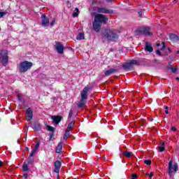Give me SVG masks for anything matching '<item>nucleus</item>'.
Instances as JSON below:
<instances>
[{
    "label": "nucleus",
    "instance_id": "f257e3e1",
    "mask_svg": "<svg viewBox=\"0 0 179 179\" xmlns=\"http://www.w3.org/2000/svg\"><path fill=\"white\" fill-rule=\"evenodd\" d=\"M108 22V17L103 14H96L94 17V22H92V27L94 31L99 33L101 29L102 24H107Z\"/></svg>",
    "mask_w": 179,
    "mask_h": 179
},
{
    "label": "nucleus",
    "instance_id": "f03ea898",
    "mask_svg": "<svg viewBox=\"0 0 179 179\" xmlns=\"http://www.w3.org/2000/svg\"><path fill=\"white\" fill-rule=\"evenodd\" d=\"M89 90H90V87L87 85L81 91V99L78 103V107L82 108L86 106V100L87 99V92H89Z\"/></svg>",
    "mask_w": 179,
    "mask_h": 179
},
{
    "label": "nucleus",
    "instance_id": "7ed1b4c3",
    "mask_svg": "<svg viewBox=\"0 0 179 179\" xmlns=\"http://www.w3.org/2000/svg\"><path fill=\"white\" fill-rule=\"evenodd\" d=\"M103 38H107L109 41H113L118 38V34H117V31L106 29L103 32Z\"/></svg>",
    "mask_w": 179,
    "mask_h": 179
},
{
    "label": "nucleus",
    "instance_id": "20e7f679",
    "mask_svg": "<svg viewBox=\"0 0 179 179\" xmlns=\"http://www.w3.org/2000/svg\"><path fill=\"white\" fill-rule=\"evenodd\" d=\"M31 66H33V63L28 61L22 62L19 66V71L21 73H24L31 69Z\"/></svg>",
    "mask_w": 179,
    "mask_h": 179
},
{
    "label": "nucleus",
    "instance_id": "39448f33",
    "mask_svg": "<svg viewBox=\"0 0 179 179\" xmlns=\"http://www.w3.org/2000/svg\"><path fill=\"white\" fill-rule=\"evenodd\" d=\"M0 60L1 62L3 64V66H6L8 65V62L9 59L8 57V50H3L0 53Z\"/></svg>",
    "mask_w": 179,
    "mask_h": 179
},
{
    "label": "nucleus",
    "instance_id": "423d86ee",
    "mask_svg": "<svg viewBox=\"0 0 179 179\" xmlns=\"http://www.w3.org/2000/svg\"><path fill=\"white\" fill-rule=\"evenodd\" d=\"M178 171V164L175 163L173 164V161L169 162V174L171 176L172 174H176Z\"/></svg>",
    "mask_w": 179,
    "mask_h": 179
},
{
    "label": "nucleus",
    "instance_id": "0eeeda50",
    "mask_svg": "<svg viewBox=\"0 0 179 179\" xmlns=\"http://www.w3.org/2000/svg\"><path fill=\"white\" fill-rule=\"evenodd\" d=\"M137 33L144 36H152V32H150V27H141L138 31Z\"/></svg>",
    "mask_w": 179,
    "mask_h": 179
},
{
    "label": "nucleus",
    "instance_id": "6e6552de",
    "mask_svg": "<svg viewBox=\"0 0 179 179\" xmlns=\"http://www.w3.org/2000/svg\"><path fill=\"white\" fill-rule=\"evenodd\" d=\"M97 12L98 13H105L106 15H113L114 13V10L104 7L98 8Z\"/></svg>",
    "mask_w": 179,
    "mask_h": 179
},
{
    "label": "nucleus",
    "instance_id": "1a4fd4ad",
    "mask_svg": "<svg viewBox=\"0 0 179 179\" xmlns=\"http://www.w3.org/2000/svg\"><path fill=\"white\" fill-rule=\"evenodd\" d=\"M138 62L136 60H130L129 62L123 64V69L124 71H130L132 69V65H136Z\"/></svg>",
    "mask_w": 179,
    "mask_h": 179
},
{
    "label": "nucleus",
    "instance_id": "9d476101",
    "mask_svg": "<svg viewBox=\"0 0 179 179\" xmlns=\"http://www.w3.org/2000/svg\"><path fill=\"white\" fill-rule=\"evenodd\" d=\"M41 24L43 27H48L50 26V19L47 17V15L45 14H43L41 15Z\"/></svg>",
    "mask_w": 179,
    "mask_h": 179
},
{
    "label": "nucleus",
    "instance_id": "9b49d317",
    "mask_svg": "<svg viewBox=\"0 0 179 179\" xmlns=\"http://www.w3.org/2000/svg\"><path fill=\"white\" fill-rule=\"evenodd\" d=\"M55 48L59 54H64V45H62V43L59 42H56Z\"/></svg>",
    "mask_w": 179,
    "mask_h": 179
},
{
    "label": "nucleus",
    "instance_id": "f8f14e48",
    "mask_svg": "<svg viewBox=\"0 0 179 179\" xmlns=\"http://www.w3.org/2000/svg\"><path fill=\"white\" fill-rule=\"evenodd\" d=\"M62 163H61V161L59 160H57L55 164H54V166H55V169H54V171L55 173H57V174L59 173V170H61V166H62Z\"/></svg>",
    "mask_w": 179,
    "mask_h": 179
},
{
    "label": "nucleus",
    "instance_id": "ddd939ff",
    "mask_svg": "<svg viewBox=\"0 0 179 179\" xmlns=\"http://www.w3.org/2000/svg\"><path fill=\"white\" fill-rule=\"evenodd\" d=\"M26 118L27 121H31L33 120V110L30 108L27 109Z\"/></svg>",
    "mask_w": 179,
    "mask_h": 179
},
{
    "label": "nucleus",
    "instance_id": "4468645a",
    "mask_svg": "<svg viewBox=\"0 0 179 179\" xmlns=\"http://www.w3.org/2000/svg\"><path fill=\"white\" fill-rule=\"evenodd\" d=\"M51 120L55 124V125H58L61 122V120H62V117L59 115H52L51 116Z\"/></svg>",
    "mask_w": 179,
    "mask_h": 179
},
{
    "label": "nucleus",
    "instance_id": "2eb2a0df",
    "mask_svg": "<svg viewBox=\"0 0 179 179\" xmlns=\"http://www.w3.org/2000/svg\"><path fill=\"white\" fill-rule=\"evenodd\" d=\"M145 51H148V52H152L153 51L152 44L149 43V42L145 43Z\"/></svg>",
    "mask_w": 179,
    "mask_h": 179
},
{
    "label": "nucleus",
    "instance_id": "dca6fc26",
    "mask_svg": "<svg viewBox=\"0 0 179 179\" xmlns=\"http://www.w3.org/2000/svg\"><path fill=\"white\" fill-rule=\"evenodd\" d=\"M73 127H75V122H71L69 124V125H68V127H67V128H66L65 131L70 133V131H72Z\"/></svg>",
    "mask_w": 179,
    "mask_h": 179
},
{
    "label": "nucleus",
    "instance_id": "f3484780",
    "mask_svg": "<svg viewBox=\"0 0 179 179\" xmlns=\"http://www.w3.org/2000/svg\"><path fill=\"white\" fill-rule=\"evenodd\" d=\"M170 40L171 41H178V36H177L176 34H171L169 35Z\"/></svg>",
    "mask_w": 179,
    "mask_h": 179
},
{
    "label": "nucleus",
    "instance_id": "a211bd4d",
    "mask_svg": "<svg viewBox=\"0 0 179 179\" xmlns=\"http://www.w3.org/2000/svg\"><path fill=\"white\" fill-rule=\"evenodd\" d=\"M62 146H64V143L61 142L56 147V153H61L62 152Z\"/></svg>",
    "mask_w": 179,
    "mask_h": 179
},
{
    "label": "nucleus",
    "instance_id": "6ab92c4d",
    "mask_svg": "<svg viewBox=\"0 0 179 179\" xmlns=\"http://www.w3.org/2000/svg\"><path fill=\"white\" fill-rule=\"evenodd\" d=\"M114 72H117V69H110L105 72L106 76H110V75H113Z\"/></svg>",
    "mask_w": 179,
    "mask_h": 179
},
{
    "label": "nucleus",
    "instance_id": "aec40b11",
    "mask_svg": "<svg viewBox=\"0 0 179 179\" xmlns=\"http://www.w3.org/2000/svg\"><path fill=\"white\" fill-rule=\"evenodd\" d=\"M79 16V8H76L74 12L73 13V17H78Z\"/></svg>",
    "mask_w": 179,
    "mask_h": 179
},
{
    "label": "nucleus",
    "instance_id": "412c9836",
    "mask_svg": "<svg viewBox=\"0 0 179 179\" xmlns=\"http://www.w3.org/2000/svg\"><path fill=\"white\" fill-rule=\"evenodd\" d=\"M77 40H85V34L83 33H80L77 36H76Z\"/></svg>",
    "mask_w": 179,
    "mask_h": 179
},
{
    "label": "nucleus",
    "instance_id": "4be33fe9",
    "mask_svg": "<svg viewBox=\"0 0 179 179\" xmlns=\"http://www.w3.org/2000/svg\"><path fill=\"white\" fill-rule=\"evenodd\" d=\"M22 171H29V166L26 162H24L22 165Z\"/></svg>",
    "mask_w": 179,
    "mask_h": 179
},
{
    "label": "nucleus",
    "instance_id": "5701e85b",
    "mask_svg": "<svg viewBox=\"0 0 179 179\" xmlns=\"http://www.w3.org/2000/svg\"><path fill=\"white\" fill-rule=\"evenodd\" d=\"M34 163V158L29 157V159L27 161V164H32Z\"/></svg>",
    "mask_w": 179,
    "mask_h": 179
},
{
    "label": "nucleus",
    "instance_id": "b1692460",
    "mask_svg": "<svg viewBox=\"0 0 179 179\" xmlns=\"http://www.w3.org/2000/svg\"><path fill=\"white\" fill-rule=\"evenodd\" d=\"M124 156H125V157H131V155H132V152H128V151H126L123 153Z\"/></svg>",
    "mask_w": 179,
    "mask_h": 179
},
{
    "label": "nucleus",
    "instance_id": "393cba45",
    "mask_svg": "<svg viewBox=\"0 0 179 179\" xmlns=\"http://www.w3.org/2000/svg\"><path fill=\"white\" fill-rule=\"evenodd\" d=\"M69 135H71V133H69L68 131H65L63 139H64V141H66V139L69 138Z\"/></svg>",
    "mask_w": 179,
    "mask_h": 179
},
{
    "label": "nucleus",
    "instance_id": "a878e982",
    "mask_svg": "<svg viewBox=\"0 0 179 179\" xmlns=\"http://www.w3.org/2000/svg\"><path fill=\"white\" fill-rule=\"evenodd\" d=\"M46 128L48 131H50V132H54V131H55V129L50 125H47Z\"/></svg>",
    "mask_w": 179,
    "mask_h": 179
},
{
    "label": "nucleus",
    "instance_id": "bb28decb",
    "mask_svg": "<svg viewBox=\"0 0 179 179\" xmlns=\"http://www.w3.org/2000/svg\"><path fill=\"white\" fill-rule=\"evenodd\" d=\"M158 149H159V152H164V149H165L164 143H162V145L159 146V147L158 148Z\"/></svg>",
    "mask_w": 179,
    "mask_h": 179
},
{
    "label": "nucleus",
    "instance_id": "cd10ccee",
    "mask_svg": "<svg viewBox=\"0 0 179 179\" xmlns=\"http://www.w3.org/2000/svg\"><path fill=\"white\" fill-rule=\"evenodd\" d=\"M34 129L36 131H41V125H40V124H36L35 127H34Z\"/></svg>",
    "mask_w": 179,
    "mask_h": 179
},
{
    "label": "nucleus",
    "instance_id": "c85d7f7f",
    "mask_svg": "<svg viewBox=\"0 0 179 179\" xmlns=\"http://www.w3.org/2000/svg\"><path fill=\"white\" fill-rule=\"evenodd\" d=\"M145 164H147V166H150L152 164V161L150 159H146L144 161Z\"/></svg>",
    "mask_w": 179,
    "mask_h": 179
},
{
    "label": "nucleus",
    "instance_id": "c756f323",
    "mask_svg": "<svg viewBox=\"0 0 179 179\" xmlns=\"http://www.w3.org/2000/svg\"><path fill=\"white\" fill-rule=\"evenodd\" d=\"M36 152H37L36 150H33L31 152V155H30V157H31L33 158V157L34 156V155H36Z\"/></svg>",
    "mask_w": 179,
    "mask_h": 179
},
{
    "label": "nucleus",
    "instance_id": "7c9ffc66",
    "mask_svg": "<svg viewBox=\"0 0 179 179\" xmlns=\"http://www.w3.org/2000/svg\"><path fill=\"white\" fill-rule=\"evenodd\" d=\"M72 115H73V111L72 110H70L68 119L69 120V118H71Z\"/></svg>",
    "mask_w": 179,
    "mask_h": 179
},
{
    "label": "nucleus",
    "instance_id": "2f4dec72",
    "mask_svg": "<svg viewBox=\"0 0 179 179\" xmlns=\"http://www.w3.org/2000/svg\"><path fill=\"white\" fill-rule=\"evenodd\" d=\"M40 147V143H36V144L35 145V148L34 150L37 151V149H38V148Z\"/></svg>",
    "mask_w": 179,
    "mask_h": 179
},
{
    "label": "nucleus",
    "instance_id": "473e14b6",
    "mask_svg": "<svg viewBox=\"0 0 179 179\" xmlns=\"http://www.w3.org/2000/svg\"><path fill=\"white\" fill-rule=\"evenodd\" d=\"M55 24V19H53L50 22V27H52Z\"/></svg>",
    "mask_w": 179,
    "mask_h": 179
},
{
    "label": "nucleus",
    "instance_id": "72a5a7b5",
    "mask_svg": "<svg viewBox=\"0 0 179 179\" xmlns=\"http://www.w3.org/2000/svg\"><path fill=\"white\" fill-rule=\"evenodd\" d=\"M5 15H6V13H5V12H0V17H3V16H5Z\"/></svg>",
    "mask_w": 179,
    "mask_h": 179
},
{
    "label": "nucleus",
    "instance_id": "f704fd0d",
    "mask_svg": "<svg viewBox=\"0 0 179 179\" xmlns=\"http://www.w3.org/2000/svg\"><path fill=\"white\" fill-rule=\"evenodd\" d=\"M171 71H172V72H173V73H176L177 72V69H176V68H172V69H171Z\"/></svg>",
    "mask_w": 179,
    "mask_h": 179
},
{
    "label": "nucleus",
    "instance_id": "c9c22d12",
    "mask_svg": "<svg viewBox=\"0 0 179 179\" xmlns=\"http://www.w3.org/2000/svg\"><path fill=\"white\" fill-rule=\"evenodd\" d=\"M156 54H157V55H162V52H160V50H157L156 51Z\"/></svg>",
    "mask_w": 179,
    "mask_h": 179
},
{
    "label": "nucleus",
    "instance_id": "e433bc0d",
    "mask_svg": "<svg viewBox=\"0 0 179 179\" xmlns=\"http://www.w3.org/2000/svg\"><path fill=\"white\" fill-rule=\"evenodd\" d=\"M146 176H150V178H152V177L153 176V173H146Z\"/></svg>",
    "mask_w": 179,
    "mask_h": 179
},
{
    "label": "nucleus",
    "instance_id": "4c0bfd02",
    "mask_svg": "<svg viewBox=\"0 0 179 179\" xmlns=\"http://www.w3.org/2000/svg\"><path fill=\"white\" fill-rule=\"evenodd\" d=\"M131 179H136V174H133L131 176Z\"/></svg>",
    "mask_w": 179,
    "mask_h": 179
},
{
    "label": "nucleus",
    "instance_id": "58836bf2",
    "mask_svg": "<svg viewBox=\"0 0 179 179\" xmlns=\"http://www.w3.org/2000/svg\"><path fill=\"white\" fill-rule=\"evenodd\" d=\"M162 44H163V46H162V48H161V50H164V48H166V45H164V42L162 43Z\"/></svg>",
    "mask_w": 179,
    "mask_h": 179
},
{
    "label": "nucleus",
    "instance_id": "ea45409f",
    "mask_svg": "<svg viewBox=\"0 0 179 179\" xmlns=\"http://www.w3.org/2000/svg\"><path fill=\"white\" fill-rule=\"evenodd\" d=\"M167 108H169V107H167V106H166L165 107V113H166V114H169V110H167Z\"/></svg>",
    "mask_w": 179,
    "mask_h": 179
},
{
    "label": "nucleus",
    "instance_id": "a19ab883",
    "mask_svg": "<svg viewBox=\"0 0 179 179\" xmlns=\"http://www.w3.org/2000/svg\"><path fill=\"white\" fill-rule=\"evenodd\" d=\"M171 131H177V129L176 127H171Z\"/></svg>",
    "mask_w": 179,
    "mask_h": 179
},
{
    "label": "nucleus",
    "instance_id": "79ce46f5",
    "mask_svg": "<svg viewBox=\"0 0 179 179\" xmlns=\"http://www.w3.org/2000/svg\"><path fill=\"white\" fill-rule=\"evenodd\" d=\"M2 166H3V162H2V161L0 160V167H2Z\"/></svg>",
    "mask_w": 179,
    "mask_h": 179
},
{
    "label": "nucleus",
    "instance_id": "37998d69",
    "mask_svg": "<svg viewBox=\"0 0 179 179\" xmlns=\"http://www.w3.org/2000/svg\"><path fill=\"white\" fill-rule=\"evenodd\" d=\"M23 176H24V178H27V177H28L27 173H25V174H24Z\"/></svg>",
    "mask_w": 179,
    "mask_h": 179
},
{
    "label": "nucleus",
    "instance_id": "c03bdc74",
    "mask_svg": "<svg viewBox=\"0 0 179 179\" xmlns=\"http://www.w3.org/2000/svg\"><path fill=\"white\" fill-rule=\"evenodd\" d=\"M18 99H19V100H22V96H21L20 94H18Z\"/></svg>",
    "mask_w": 179,
    "mask_h": 179
},
{
    "label": "nucleus",
    "instance_id": "a18cd8bd",
    "mask_svg": "<svg viewBox=\"0 0 179 179\" xmlns=\"http://www.w3.org/2000/svg\"><path fill=\"white\" fill-rule=\"evenodd\" d=\"M139 16H142V11L138 12Z\"/></svg>",
    "mask_w": 179,
    "mask_h": 179
},
{
    "label": "nucleus",
    "instance_id": "49530a36",
    "mask_svg": "<svg viewBox=\"0 0 179 179\" xmlns=\"http://www.w3.org/2000/svg\"><path fill=\"white\" fill-rule=\"evenodd\" d=\"M57 179H59V175H57Z\"/></svg>",
    "mask_w": 179,
    "mask_h": 179
},
{
    "label": "nucleus",
    "instance_id": "de8ad7c7",
    "mask_svg": "<svg viewBox=\"0 0 179 179\" xmlns=\"http://www.w3.org/2000/svg\"><path fill=\"white\" fill-rule=\"evenodd\" d=\"M160 45V43L157 44V47H159Z\"/></svg>",
    "mask_w": 179,
    "mask_h": 179
},
{
    "label": "nucleus",
    "instance_id": "09e8293b",
    "mask_svg": "<svg viewBox=\"0 0 179 179\" xmlns=\"http://www.w3.org/2000/svg\"><path fill=\"white\" fill-rule=\"evenodd\" d=\"M25 150H29V148L27 147V148H25Z\"/></svg>",
    "mask_w": 179,
    "mask_h": 179
},
{
    "label": "nucleus",
    "instance_id": "8fccbe9b",
    "mask_svg": "<svg viewBox=\"0 0 179 179\" xmlns=\"http://www.w3.org/2000/svg\"><path fill=\"white\" fill-rule=\"evenodd\" d=\"M176 80H179V78L178 77L176 78Z\"/></svg>",
    "mask_w": 179,
    "mask_h": 179
},
{
    "label": "nucleus",
    "instance_id": "3c124183",
    "mask_svg": "<svg viewBox=\"0 0 179 179\" xmlns=\"http://www.w3.org/2000/svg\"><path fill=\"white\" fill-rule=\"evenodd\" d=\"M111 0H106L107 2H110Z\"/></svg>",
    "mask_w": 179,
    "mask_h": 179
},
{
    "label": "nucleus",
    "instance_id": "603ef678",
    "mask_svg": "<svg viewBox=\"0 0 179 179\" xmlns=\"http://www.w3.org/2000/svg\"><path fill=\"white\" fill-rule=\"evenodd\" d=\"M176 54H179V50H178V51L176 52Z\"/></svg>",
    "mask_w": 179,
    "mask_h": 179
},
{
    "label": "nucleus",
    "instance_id": "864d4df0",
    "mask_svg": "<svg viewBox=\"0 0 179 179\" xmlns=\"http://www.w3.org/2000/svg\"><path fill=\"white\" fill-rule=\"evenodd\" d=\"M92 5H94V1L92 2Z\"/></svg>",
    "mask_w": 179,
    "mask_h": 179
},
{
    "label": "nucleus",
    "instance_id": "5fc2aeb1",
    "mask_svg": "<svg viewBox=\"0 0 179 179\" xmlns=\"http://www.w3.org/2000/svg\"><path fill=\"white\" fill-rule=\"evenodd\" d=\"M0 31H1V27H0Z\"/></svg>",
    "mask_w": 179,
    "mask_h": 179
}]
</instances>
